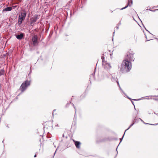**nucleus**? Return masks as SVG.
Here are the masks:
<instances>
[{"instance_id":"39448f33","label":"nucleus","mask_w":158,"mask_h":158,"mask_svg":"<svg viewBox=\"0 0 158 158\" xmlns=\"http://www.w3.org/2000/svg\"><path fill=\"white\" fill-rule=\"evenodd\" d=\"M30 85V81L26 80L23 82L20 87L22 92H23L27 89V87Z\"/></svg>"},{"instance_id":"f257e3e1","label":"nucleus","mask_w":158,"mask_h":158,"mask_svg":"<svg viewBox=\"0 0 158 158\" xmlns=\"http://www.w3.org/2000/svg\"><path fill=\"white\" fill-rule=\"evenodd\" d=\"M130 61L125 59L123 61L121 67L119 68L120 70L123 71L126 69L127 72L129 71L131 68V65Z\"/></svg>"},{"instance_id":"0eeeda50","label":"nucleus","mask_w":158,"mask_h":158,"mask_svg":"<svg viewBox=\"0 0 158 158\" xmlns=\"http://www.w3.org/2000/svg\"><path fill=\"white\" fill-rule=\"evenodd\" d=\"M37 40L38 36L37 35H35L32 37V41L34 45L36 46L38 44Z\"/></svg>"},{"instance_id":"a878e982","label":"nucleus","mask_w":158,"mask_h":158,"mask_svg":"<svg viewBox=\"0 0 158 158\" xmlns=\"http://www.w3.org/2000/svg\"><path fill=\"white\" fill-rule=\"evenodd\" d=\"M36 154H35V155H34V157H36Z\"/></svg>"},{"instance_id":"9d476101","label":"nucleus","mask_w":158,"mask_h":158,"mask_svg":"<svg viewBox=\"0 0 158 158\" xmlns=\"http://www.w3.org/2000/svg\"><path fill=\"white\" fill-rule=\"evenodd\" d=\"M132 4V0H128V5L126 6L125 7L121 9V10H123L124 9L127 8L128 6H131V5Z\"/></svg>"},{"instance_id":"4468645a","label":"nucleus","mask_w":158,"mask_h":158,"mask_svg":"<svg viewBox=\"0 0 158 158\" xmlns=\"http://www.w3.org/2000/svg\"><path fill=\"white\" fill-rule=\"evenodd\" d=\"M136 117H134L135 118L134 120L133 121L135 122V123H138L139 121L140 120V119H141L140 118H136Z\"/></svg>"},{"instance_id":"4be33fe9","label":"nucleus","mask_w":158,"mask_h":158,"mask_svg":"<svg viewBox=\"0 0 158 158\" xmlns=\"http://www.w3.org/2000/svg\"><path fill=\"white\" fill-rule=\"evenodd\" d=\"M58 148V147H57V148L56 149V151L55 152V153H54V155H53V157H54V156H55V153H56V151H57V149Z\"/></svg>"},{"instance_id":"bb28decb","label":"nucleus","mask_w":158,"mask_h":158,"mask_svg":"<svg viewBox=\"0 0 158 158\" xmlns=\"http://www.w3.org/2000/svg\"><path fill=\"white\" fill-rule=\"evenodd\" d=\"M154 114H156L157 115H158V114H156V113L155 112H154Z\"/></svg>"},{"instance_id":"4c0bfd02","label":"nucleus","mask_w":158,"mask_h":158,"mask_svg":"<svg viewBox=\"0 0 158 158\" xmlns=\"http://www.w3.org/2000/svg\"><path fill=\"white\" fill-rule=\"evenodd\" d=\"M156 7H158V5L157 6H156Z\"/></svg>"},{"instance_id":"e433bc0d","label":"nucleus","mask_w":158,"mask_h":158,"mask_svg":"<svg viewBox=\"0 0 158 158\" xmlns=\"http://www.w3.org/2000/svg\"><path fill=\"white\" fill-rule=\"evenodd\" d=\"M150 33V34H151V35H152V33Z\"/></svg>"},{"instance_id":"aec40b11","label":"nucleus","mask_w":158,"mask_h":158,"mask_svg":"<svg viewBox=\"0 0 158 158\" xmlns=\"http://www.w3.org/2000/svg\"><path fill=\"white\" fill-rule=\"evenodd\" d=\"M116 82H117V84H118V86H119V88L120 89V90H122V89H121V87H120V85H119V83L118 81H117Z\"/></svg>"},{"instance_id":"7c9ffc66","label":"nucleus","mask_w":158,"mask_h":158,"mask_svg":"<svg viewBox=\"0 0 158 158\" xmlns=\"http://www.w3.org/2000/svg\"><path fill=\"white\" fill-rule=\"evenodd\" d=\"M117 29H118V27H117Z\"/></svg>"},{"instance_id":"f03ea898","label":"nucleus","mask_w":158,"mask_h":158,"mask_svg":"<svg viewBox=\"0 0 158 158\" xmlns=\"http://www.w3.org/2000/svg\"><path fill=\"white\" fill-rule=\"evenodd\" d=\"M101 58L102 60L103 67L106 70L109 71L112 68L110 64L106 61H105L104 60V57L103 56H102Z\"/></svg>"},{"instance_id":"cd10ccee","label":"nucleus","mask_w":158,"mask_h":158,"mask_svg":"<svg viewBox=\"0 0 158 158\" xmlns=\"http://www.w3.org/2000/svg\"><path fill=\"white\" fill-rule=\"evenodd\" d=\"M146 31H148L149 33H150L149 31H148V30H146Z\"/></svg>"},{"instance_id":"9b49d317","label":"nucleus","mask_w":158,"mask_h":158,"mask_svg":"<svg viewBox=\"0 0 158 158\" xmlns=\"http://www.w3.org/2000/svg\"><path fill=\"white\" fill-rule=\"evenodd\" d=\"M139 110L138 109H134L133 111V117H136V115L139 113Z\"/></svg>"},{"instance_id":"ddd939ff","label":"nucleus","mask_w":158,"mask_h":158,"mask_svg":"<svg viewBox=\"0 0 158 158\" xmlns=\"http://www.w3.org/2000/svg\"><path fill=\"white\" fill-rule=\"evenodd\" d=\"M12 10V8L11 7H9L5 8L3 10V11H10Z\"/></svg>"},{"instance_id":"72a5a7b5","label":"nucleus","mask_w":158,"mask_h":158,"mask_svg":"<svg viewBox=\"0 0 158 158\" xmlns=\"http://www.w3.org/2000/svg\"><path fill=\"white\" fill-rule=\"evenodd\" d=\"M134 100H136V99H134Z\"/></svg>"},{"instance_id":"473e14b6","label":"nucleus","mask_w":158,"mask_h":158,"mask_svg":"<svg viewBox=\"0 0 158 158\" xmlns=\"http://www.w3.org/2000/svg\"><path fill=\"white\" fill-rule=\"evenodd\" d=\"M112 54H110V55H111Z\"/></svg>"},{"instance_id":"423d86ee","label":"nucleus","mask_w":158,"mask_h":158,"mask_svg":"<svg viewBox=\"0 0 158 158\" xmlns=\"http://www.w3.org/2000/svg\"><path fill=\"white\" fill-rule=\"evenodd\" d=\"M39 16L38 15H35L33 17H32L31 19V24L32 25L33 23L35 22L37 19H39Z\"/></svg>"},{"instance_id":"a19ab883","label":"nucleus","mask_w":158,"mask_h":158,"mask_svg":"<svg viewBox=\"0 0 158 158\" xmlns=\"http://www.w3.org/2000/svg\"><path fill=\"white\" fill-rule=\"evenodd\" d=\"M157 10H158V9H157Z\"/></svg>"},{"instance_id":"58836bf2","label":"nucleus","mask_w":158,"mask_h":158,"mask_svg":"<svg viewBox=\"0 0 158 158\" xmlns=\"http://www.w3.org/2000/svg\"><path fill=\"white\" fill-rule=\"evenodd\" d=\"M7 127H8V125H7Z\"/></svg>"},{"instance_id":"5701e85b","label":"nucleus","mask_w":158,"mask_h":158,"mask_svg":"<svg viewBox=\"0 0 158 158\" xmlns=\"http://www.w3.org/2000/svg\"><path fill=\"white\" fill-rule=\"evenodd\" d=\"M55 126L56 127V126L59 127V126H58V124H57V123H56V124H55Z\"/></svg>"},{"instance_id":"6ab92c4d","label":"nucleus","mask_w":158,"mask_h":158,"mask_svg":"<svg viewBox=\"0 0 158 158\" xmlns=\"http://www.w3.org/2000/svg\"><path fill=\"white\" fill-rule=\"evenodd\" d=\"M143 123L145 124H150V125H153V126H156V125H157L158 124V123H156V124H149V123H145L144 121L143 122Z\"/></svg>"},{"instance_id":"1a4fd4ad","label":"nucleus","mask_w":158,"mask_h":158,"mask_svg":"<svg viewBox=\"0 0 158 158\" xmlns=\"http://www.w3.org/2000/svg\"><path fill=\"white\" fill-rule=\"evenodd\" d=\"M76 146V147L77 148H80V145L81 144V143L79 141H76L73 140Z\"/></svg>"},{"instance_id":"f3484780","label":"nucleus","mask_w":158,"mask_h":158,"mask_svg":"<svg viewBox=\"0 0 158 158\" xmlns=\"http://www.w3.org/2000/svg\"><path fill=\"white\" fill-rule=\"evenodd\" d=\"M79 110L80 109H75V114L74 116V118H76V114H77V113L79 111Z\"/></svg>"},{"instance_id":"c756f323","label":"nucleus","mask_w":158,"mask_h":158,"mask_svg":"<svg viewBox=\"0 0 158 158\" xmlns=\"http://www.w3.org/2000/svg\"><path fill=\"white\" fill-rule=\"evenodd\" d=\"M65 137V138H66V139H67V136H66Z\"/></svg>"},{"instance_id":"b1692460","label":"nucleus","mask_w":158,"mask_h":158,"mask_svg":"<svg viewBox=\"0 0 158 158\" xmlns=\"http://www.w3.org/2000/svg\"><path fill=\"white\" fill-rule=\"evenodd\" d=\"M140 120L141 121H142L143 122V121L141 119H140Z\"/></svg>"},{"instance_id":"f8f14e48","label":"nucleus","mask_w":158,"mask_h":158,"mask_svg":"<svg viewBox=\"0 0 158 158\" xmlns=\"http://www.w3.org/2000/svg\"><path fill=\"white\" fill-rule=\"evenodd\" d=\"M23 36V35L22 33H21L19 35H16V38L19 40H21Z\"/></svg>"},{"instance_id":"c85d7f7f","label":"nucleus","mask_w":158,"mask_h":158,"mask_svg":"<svg viewBox=\"0 0 158 158\" xmlns=\"http://www.w3.org/2000/svg\"><path fill=\"white\" fill-rule=\"evenodd\" d=\"M148 114H151V113L149 112H148Z\"/></svg>"},{"instance_id":"f704fd0d","label":"nucleus","mask_w":158,"mask_h":158,"mask_svg":"<svg viewBox=\"0 0 158 158\" xmlns=\"http://www.w3.org/2000/svg\"><path fill=\"white\" fill-rule=\"evenodd\" d=\"M150 33V34H151V35H152V33Z\"/></svg>"},{"instance_id":"c9c22d12","label":"nucleus","mask_w":158,"mask_h":158,"mask_svg":"<svg viewBox=\"0 0 158 158\" xmlns=\"http://www.w3.org/2000/svg\"><path fill=\"white\" fill-rule=\"evenodd\" d=\"M150 33V34H151V35H152V33Z\"/></svg>"},{"instance_id":"20e7f679","label":"nucleus","mask_w":158,"mask_h":158,"mask_svg":"<svg viewBox=\"0 0 158 158\" xmlns=\"http://www.w3.org/2000/svg\"><path fill=\"white\" fill-rule=\"evenodd\" d=\"M134 54L133 51L131 50L129 51L125 56V59L130 61H134L135 59L133 56Z\"/></svg>"},{"instance_id":"7ed1b4c3","label":"nucleus","mask_w":158,"mask_h":158,"mask_svg":"<svg viewBox=\"0 0 158 158\" xmlns=\"http://www.w3.org/2000/svg\"><path fill=\"white\" fill-rule=\"evenodd\" d=\"M27 14V11L25 10H22V12L19 15V17L18 21V23L19 25L22 24L23 21L24 20Z\"/></svg>"},{"instance_id":"dca6fc26","label":"nucleus","mask_w":158,"mask_h":158,"mask_svg":"<svg viewBox=\"0 0 158 158\" xmlns=\"http://www.w3.org/2000/svg\"><path fill=\"white\" fill-rule=\"evenodd\" d=\"M135 122H134L133 121V123H132L131 124V125L125 131V132H126V131H127V130H128V129H130V128L131 127H132L133 125H134V124H135Z\"/></svg>"},{"instance_id":"ea45409f","label":"nucleus","mask_w":158,"mask_h":158,"mask_svg":"<svg viewBox=\"0 0 158 158\" xmlns=\"http://www.w3.org/2000/svg\"><path fill=\"white\" fill-rule=\"evenodd\" d=\"M127 96V98H128V97Z\"/></svg>"},{"instance_id":"6e6552de","label":"nucleus","mask_w":158,"mask_h":158,"mask_svg":"<svg viewBox=\"0 0 158 158\" xmlns=\"http://www.w3.org/2000/svg\"><path fill=\"white\" fill-rule=\"evenodd\" d=\"M106 138H102L101 137H98L96 139V142L97 143H100L105 142L106 140Z\"/></svg>"},{"instance_id":"2f4dec72","label":"nucleus","mask_w":158,"mask_h":158,"mask_svg":"<svg viewBox=\"0 0 158 158\" xmlns=\"http://www.w3.org/2000/svg\"><path fill=\"white\" fill-rule=\"evenodd\" d=\"M4 142V140H3L2 141V143H4V142Z\"/></svg>"},{"instance_id":"412c9836","label":"nucleus","mask_w":158,"mask_h":158,"mask_svg":"<svg viewBox=\"0 0 158 158\" xmlns=\"http://www.w3.org/2000/svg\"><path fill=\"white\" fill-rule=\"evenodd\" d=\"M56 110V109H54V110H53V112H52V115L53 116L54 114V111H55Z\"/></svg>"},{"instance_id":"2eb2a0df","label":"nucleus","mask_w":158,"mask_h":158,"mask_svg":"<svg viewBox=\"0 0 158 158\" xmlns=\"http://www.w3.org/2000/svg\"><path fill=\"white\" fill-rule=\"evenodd\" d=\"M5 73L4 70L3 69H1L0 70V76L3 75Z\"/></svg>"},{"instance_id":"a211bd4d","label":"nucleus","mask_w":158,"mask_h":158,"mask_svg":"<svg viewBox=\"0 0 158 158\" xmlns=\"http://www.w3.org/2000/svg\"><path fill=\"white\" fill-rule=\"evenodd\" d=\"M125 132H124V134H123V137H122V138H120V143H119V144H120V143H121V142H122V141L123 139V137H124V135H125ZM119 144H118V145H119ZM118 147H117V148H116V150H117V148Z\"/></svg>"},{"instance_id":"393cba45","label":"nucleus","mask_w":158,"mask_h":158,"mask_svg":"<svg viewBox=\"0 0 158 158\" xmlns=\"http://www.w3.org/2000/svg\"><path fill=\"white\" fill-rule=\"evenodd\" d=\"M62 136H63V137H65L64 135V134H63Z\"/></svg>"}]
</instances>
